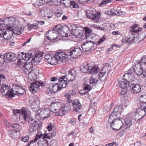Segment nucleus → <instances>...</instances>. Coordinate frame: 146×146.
I'll use <instances>...</instances> for the list:
<instances>
[{
    "label": "nucleus",
    "instance_id": "obj_33",
    "mask_svg": "<svg viewBox=\"0 0 146 146\" xmlns=\"http://www.w3.org/2000/svg\"><path fill=\"white\" fill-rule=\"evenodd\" d=\"M61 110H62V111L60 112V113H56V116H63L64 115V113H66V111H68L70 110V107L69 106H64L62 107L61 108Z\"/></svg>",
    "mask_w": 146,
    "mask_h": 146
},
{
    "label": "nucleus",
    "instance_id": "obj_1",
    "mask_svg": "<svg viewBox=\"0 0 146 146\" xmlns=\"http://www.w3.org/2000/svg\"><path fill=\"white\" fill-rule=\"evenodd\" d=\"M13 116L16 117L20 114L17 120L20 119V117H23L22 119L25 121H26L28 119L29 116L30 115V112L24 107L22 108L20 110L14 109L13 110Z\"/></svg>",
    "mask_w": 146,
    "mask_h": 146
},
{
    "label": "nucleus",
    "instance_id": "obj_6",
    "mask_svg": "<svg viewBox=\"0 0 146 146\" xmlns=\"http://www.w3.org/2000/svg\"><path fill=\"white\" fill-rule=\"evenodd\" d=\"M96 46L97 44L91 42V40L84 43L82 48L83 51L84 52H91L94 49V45Z\"/></svg>",
    "mask_w": 146,
    "mask_h": 146
},
{
    "label": "nucleus",
    "instance_id": "obj_61",
    "mask_svg": "<svg viewBox=\"0 0 146 146\" xmlns=\"http://www.w3.org/2000/svg\"><path fill=\"white\" fill-rule=\"evenodd\" d=\"M5 30L4 29H0V37H3L4 34L5 33Z\"/></svg>",
    "mask_w": 146,
    "mask_h": 146
},
{
    "label": "nucleus",
    "instance_id": "obj_14",
    "mask_svg": "<svg viewBox=\"0 0 146 146\" xmlns=\"http://www.w3.org/2000/svg\"><path fill=\"white\" fill-rule=\"evenodd\" d=\"M45 59L47 62L49 64L52 65H54L58 64V62L55 57V54L50 55L48 54L45 56Z\"/></svg>",
    "mask_w": 146,
    "mask_h": 146
},
{
    "label": "nucleus",
    "instance_id": "obj_13",
    "mask_svg": "<svg viewBox=\"0 0 146 146\" xmlns=\"http://www.w3.org/2000/svg\"><path fill=\"white\" fill-rule=\"evenodd\" d=\"M141 66H140L138 63L137 65L135 64L134 66L129 69L130 72L131 71V72L135 73L138 76L140 75L142 73L143 70Z\"/></svg>",
    "mask_w": 146,
    "mask_h": 146
},
{
    "label": "nucleus",
    "instance_id": "obj_56",
    "mask_svg": "<svg viewBox=\"0 0 146 146\" xmlns=\"http://www.w3.org/2000/svg\"><path fill=\"white\" fill-rule=\"evenodd\" d=\"M128 99V98L127 97H124V98H123L121 100L122 102H123V104H124V107L125 108H126L127 106V100Z\"/></svg>",
    "mask_w": 146,
    "mask_h": 146
},
{
    "label": "nucleus",
    "instance_id": "obj_22",
    "mask_svg": "<svg viewBox=\"0 0 146 146\" xmlns=\"http://www.w3.org/2000/svg\"><path fill=\"white\" fill-rule=\"evenodd\" d=\"M92 30L91 29H90L89 27H86L85 29L84 35L85 36L83 39L86 38L88 39H93L94 38V34L92 33Z\"/></svg>",
    "mask_w": 146,
    "mask_h": 146
},
{
    "label": "nucleus",
    "instance_id": "obj_39",
    "mask_svg": "<svg viewBox=\"0 0 146 146\" xmlns=\"http://www.w3.org/2000/svg\"><path fill=\"white\" fill-rule=\"evenodd\" d=\"M11 126L16 131L15 132L16 133L19 130H21L22 129V127L19 124L15 123L11 124Z\"/></svg>",
    "mask_w": 146,
    "mask_h": 146
},
{
    "label": "nucleus",
    "instance_id": "obj_19",
    "mask_svg": "<svg viewBox=\"0 0 146 146\" xmlns=\"http://www.w3.org/2000/svg\"><path fill=\"white\" fill-rule=\"evenodd\" d=\"M72 103L73 106V111L78 113H79L80 112L79 110L81 108L82 106L80 103L79 100L72 101Z\"/></svg>",
    "mask_w": 146,
    "mask_h": 146
},
{
    "label": "nucleus",
    "instance_id": "obj_48",
    "mask_svg": "<svg viewBox=\"0 0 146 146\" xmlns=\"http://www.w3.org/2000/svg\"><path fill=\"white\" fill-rule=\"evenodd\" d=\"M112 0H102L99 5V6L101 7L104 5H105L108 3L111 2Z\"/></svg>",
    "mask_w": 146,
    "mask_h": 146
},
{
    "label": "nucleus",
    "instance_id": "obj_29",
    "mask_svg": "<svg viewBox=\"0 0 146 146\" xmlns=\"http://www.w3.org/2000/svg\"><path fill=\"white\" fill-rule=\"evenodd\" d=\"M25 55H26V56H25V60H29L31 58L33 57V56H35L37 57H40L42 56L41 55L38 54L37 52H35V53H33L32 52V53H27Z\"/></svg>",
    "mask_w": 146,
    "mask_h": 146
},
{
    "label": "nucleus",
    "instance_id": "obj_8",
    "mask_svg": "<svg viewBox=\"0 0 146 146\" xmlns=\"http://www.w3.org/2000/svg\"><path fill=\"white\" fill-rule=\"evenodd\" d=\"M1 92L3 95H6L10 98L14 97L13 94L14 90H11L8 86L5 84H4L1 86Z\"/></svg>",
    "mask_w": 146,
    "mask_h": 146
},
{
    "label": "nucleus",
    "instance_id": "obj_31",
    "mask_svg": "<svg viewBox=\"0 0 146 146\" xmlns=\"http://www.w3.org/2000/svg\"><path fill=\"white\" fill-rule=\"evenodd\" d=\"M121 109V107L119 105L116 106L114 108L113 112L112 113H114V115H115L114 116L117 117V118H118L121 114L120 110Z\"/></svg>",
    "mask_w": 146,
    "mask_h": 146
},
{
    "label": "nucleus",
    "instance_id": "obj_63",
    "mask_svg": "<svg viewBox=\"0 0 146 146\" xmlns=\"http://www.w3.org/2000/svg\"><path fill=\"white\" fill-rule=\"evenodd\" d=\"M28 65L27 64H25L23 67V69L24 70V71L25 72H27V70L29 71V70L30 69V68H28Z\"/></svg>",
    "mask_w": 146,
    "mask_h": 146
},
{
    "label": "nucleus",
    "instance_id": "obj_3",
    "mask_svg": "<svg viewBox=\"0 0 146 146\" xmlns=\"http://www.w3.org/2000/svg\"><path fill=\"white\" fill-rule=\"evenodd\" d=\"M76 74L74 70H69L68 74H66V76H62L59 79L60 82H64L66 81L69 82L75 80L76 77Z\"/></svg>",
    "mask_w": 146,
    "mask_h": 146
},
{
    "label": "nucleus",
    "instance_id": "obj_36",
    "mask_svg": "<svg viewBox=\"0 0 146 146\" xmlns=\"http://www.w3.org/2000/svg\"><path fill=\"white\" fill-rule=\"evenodd\" d=\"M98 67L95 66H90L89 74L97 73L98 72Z\"/></svg>",
    "mask_w": 146,
    "mask_h": 146
},
{
    "label": "nucleus",
    "instance_id": "obj_42",
    "mask_svg": "<svg viewBox=\"0 0 146 146\" xmlns=\"http://www.w3.org/2000/svg\"><path fill=\"white\" fill-rule=\"evenodd\" d=\"M29 116H30V115ZM28 118L29 119L28 120V122L29 127L33 125V124L35 123V122H37V121L32 117L29 116L28 119Z\"/></svg>",
    "mask_w": 146,
    "mask_h": 146
},
{
    "label": "nucleus",
    "instance_id": "obj_17",
    "mask_svg": "<svg viewBox=\"0 0 146 146\" xmlns=\"http://www.w3.org/2000/svg\"><path fill=\"white\" fill-rule=\"evenodd\" d=\"M29 103L30 107L33 111H36L38 110L40 102L38 98L35 99L32 102L30 101Z\"/></svg>",
    "mask_w": 146,
    "mask_h": 146
},
{
    "label": "nucleus",
    "instance_id": "obj_27",
    "mask_svg": "<svg viewBox=\"0 0 146 146\" xmlns=\"http://www.w3.org/2000/svg\"><path fill=\"white\" fill-rule=\"evenodd\" d=\"M127 74L128 73H127L124 74L123 76V81L121 80L119 81L118 83V86L121 88H125L127 87V85L128 84V81L127 79L125 78V75Z\"/></svg>",
    "mask_w": 146,
    "mask_h": 146
},
{
    "label": "nucleus",
    "instance_id": "obj_25",
    "mask_svg": "<svg viewBox=\"0 0 146 146\" xmlns=\"http://www.w3.org/2000/svg\"><path fill=\"white\" fill-rule=\"evenodd\" d=\"M48 134H45L42 139H40L38 141V144L40 146H46L48 145V141L45 138H48L47 136Z\"/></svg>",
    "mask_w": 146,
    "mask_h": 146
},
{
    "label": "nucleus",
    "instance_id": "obj_9",
    "mask_svg": "<svg viewBox=\"0 0 146 146\" xmlns=\"http://www.w3.org/2000/svg\"><path fill=\"white\" fill-rule=\"evenodd\" d=\"M84 29L81 27L74 26V28L71 30V32L73 35L77 37H79L82 36V38H83L84 37Z\"/></svg>",
    "mask_w": 146,
    "mask_h": 146
},
{
    "label": "nucleus",
    "instance_id": "obj_10",
    "mask_svg": "<svg viewBox=\"0 0 146 146\" xmlns=\"http://www.w3.org/2000/svg\"><path fill=\"white\" fill-rule=\"evenodd\" d=\"M55 54V58L57 60L58 64L59 61L62 62H65L68 60V56L69 55L67 53V51L66 53L64 52H57Z\"/></svg>",
    "mask_w": 146,
    "mask_h": 146
},
{
    "label": "nucleus",
    "instance_id": "obj_46",
    "mask_svg": "<svg viewBox=\"0 0 146 146\" xmlns=\"http://www.w3.org/2000/svg\"><path fill=\"white\" fill-rule=\"evenodd\" d=\"M139 40L141 41L143 40L146 37L145 34L143 33H139L138 36H137Z\"/></svg>",
    "mask_w": 146,
    "mask_h": 146
},
{
    "label": "nucleus",
    "instance_id": "obj_51",
    "mask_svg": "<svg viewBox=\"0 0 146 146\" xmlns=\"http://www.w3.org/2000/svg\"><path fill=\"white\" fill-rule=\"evenodd\" d=\"M15 18L13 17H11L9 18V23L8 24L10 25L13 26L15 22Z\"/></svg>",
    "mask_w": 146,
    "mask_h": 146
},
{
    "label": "nucleus",
    "instance_id": "obj_32",
    "mask_svg": "<svg viewBox=\"0 0 146 146\" xmlns=\"http://www.w3.org/2000/svg\"><path fill=\"white\" fill-rule=\"evenodd\" d=\"M114 115H114V113H111L109 117L108 122L110 123V125L111 127H112L113 125L114 124L115 121L117 119L115 117H116L114 116Z\"/></svg>",
    "mask_w": 146,
    "mask_h": 146
},
{
    "label": "nucleus",
    "instance_id": "obj_47",
    "mask_svg": "<svg viewBox=\"0 0 146 146\" xmlns=\"http://www.w3.org/2000/svg\"><path fill=\"white\" fill-rule=\"evenodd\" d=\"M138 64L140 66H142V64H146V55H145L143 56L140 61L138 62Z\"/></svg>",
    "mask_w": 146,
    "mask_h": 146
},
{
    "label": "nucleus",
    "instance_id": "obj_57",
    "mask_svg": "<svg viewBox=\"0 0 146 146\" xmlns=\"http://www.w3.org/2000/svg\"><path fill=\"white\" fill-rule=\"evenodd\" d=\"M122 88V90H121L120 94L121 95H123L127 93L128 89L127 87L125 88Z\"/></svg>",
    "mask_w": 146,
    "mask_h": 146
},
{
    "label": "nucleus",
    "instance_id": "obj_38",
    "mask_svg": "<svg viewBox=\"0 0 146 146\" xmlns=\"http://www.w3.org/2000/svg\"><path fill=\"white\" fill-rule=\"evenodd\" d=\"M106 73L105 72H100L98 75V77L99 78V80L100 79L102 81H104L106 79V76H105V74Z\"/></svg>",
    "mask_w": 146,
    "mask_h": 146
},
{
    "label": "nucleus",
    "instance_id": "obj_5",
    "mask_svg": "<svg viewBox=\"0 0 146 146\" xmlns=\"http://www.w3.org/2000/svg\"><path fill=\"white\" fill-rule=\"evenodd\" d=\"M82 52L79 48H71L67 51V53L69 56L73 58H76L79 57L82 54Z\"/></svg>",
    "mask_w": 146,
    "mask_h": 146
},
{
    "label": "nucleus",
    "instance_id": "obj_12",
    "mask_svg": "<svg viewBox=\"0 0 146 146\" xmlns=\"http://www.w3.org/2000/svg\"><path fill=\"white\" fill-rule=\"evenodd\" d=\"M50 111L48 108L42 109L36 117H38V116H40V119L41 118H43L44 119H47L50 115ZM39 119V118H38V119Z\"/></svg>",
    "mask_w": 146,
    "mask_h": 146
},
{
    "label": "nucleus",
    "instance_id": "obj_23",
    "mask_svg": "<svg viewBox=\"0 0 146 146\" xmlns=\"http://www.w3.org/2000/svg\"><path fill=\"white\" fill-rule=\"evenodd\" d=\"M39 81H36L34 83H31L29 89L33 93L36 92L39 89Z\"/></svg>",
    "mask_w": 146,
    "mask_h": 146
},
{
    "label": "nucleus",
    "instance_id": "obj_54",
    "mask_svg": "<svg viewBox=\"0 0 146 146\" xmlns=\"http://www.w3.org/2000/svg\"><path fill=\"white\" fill-rule=\"evenodd\" d=\"M58 81L59 82H60V84L61 85V87L62 88H66L67 85L68 84V83L69 82H67L66 81L64 82L63 81L62 82H60L59 80Z\"/></svg>",
    "mask_w": 146,
    "mask_h": 146
},
{
    "label": "nucleus",
    "instance_id": "obj_7",
    "mask_svg": "<svg viewBox=\"0 0 146 146\" xmlns=\"http://www.w3.org/2000/svg\"><path fill=\"white\" fill-rule=\"evenodd\" d=\"M141 107L137 110L135 115V121H139L140 119L144 117L145 115L146 111L143 107L140 105Z\"/></svg>",
    "mask_w": 146,
    "mask_h": 146
},
{
    "label": "nucleus",
    "instance_id": "obj_52",
    "mask_svg": "<svg viewBox=\"0 0 146 146\" xmlns=\"http://www.w3.org/2000/svg\"><path fill=\"white\" fill-rule=\"evenodd\" d=\"M64 2L63 4L66 7H70V3L71 1L70 0H63Z\"/></svg>",
    "mask_w": 146,
    "mask_h": 146
},
{
    "label": "nucleus",
    "instance_id": "obj_11",
    "mask_svg": "<svg viewBox=\"0 0 146 146\" xmlns=\"http://www.w3.org/2000/svg\"><path fill=\"white\" fill-rule=\"evenodd\" d=\"M62 107V103L58 102L52 103L50 106V111L52 112H57L56 113L62 111L61 108Z\"/></svg>",
    "mask_w": 146,
    "mask_h": 146
},
{
    "label": "nucleus",
    "instance_id": "obj_60",
    "mask_svg": "<svg viewBox=\"0 0 146 146\" xmlns=\"http://www.w3.org/2000/svg\"><path fill=\"white\" fill-rule=\"evenodd\" d=\"M29 137L28 135H27L25 137H23L22 138V141L24 142L27 141L29 140Z\"/></svg>",
    "mask_w": 146,
    "mask_h": 146
},
{
    "label": "nucleus",
    "instance_id": "obj_4",
    "mask_svg": "<svg viewBox=\"0 0 146 146\" xmlns=\"http://www.w3.org/2000/svg\"><path fill=\"white\" fill-rule=\"evenodd\" d=\"M86 14L88 18L92 19L94 22H98L100 17V13L96 12L93 10H90L86 13Z\"/></svg>",
    "mask_w": 146,
    "mask_h": 146
},
{
    "label": "nucleus",
    "instance_id": "obj_53",
    "mask_svg": "<svg viewBox=\"0 0 146 146\" xmlns=\"http://www.w3.org/2000/svg\"><path fill=\"white\" fill-rule=\"evenodd\" d=\"M72 6L74 8H77L79 7V5L75 2L71 1L70 3V6Z\"/></svg>",
    "mask_w": 146,
    "mask_h": 146
},
{
    "label": "nucleus",
    "instance_id": "obj_28",
    "mask_svg": "<svg viewBox=\"0 0 146 146\" xmlns=\"http://www.w3.org/2000/svg\"><path fill=\"white\" fill-rule=\"evenodd\" d=\"M90 66V65L87 62H85L83 63V66L80 68V69L83 73H89Z\"/></svg>",
    "mask_w": 146,
    "mask_h": 146
},
{
    "label": "nucleus",
    "instance_id": "obj_24",
    "mask_svg": "<svg viewBox=\"0 0 146 146\" xmlns=\"http://www.w3.org/2000/svg\"><path fill=\"white\" fill-rule=\"evenodd\" d=\"M41 125H40L38 122H35L33 125L29 127L28 131L29 133L39 130L41 128Z\"/></svg>",
    "mask_w": 146,
    "mask_h": 146
},
{
    "label": "nucleus",
    "instance_id": "obj_55",
    "mask_svg": "<svg viewBox=\"0 0 146 146\" xmlns=\"http://www.w3.org/2000/svg\"><path fill=\"white\" fill-rule=\"evenodd\" d=\"M42 136L43 134L40 131H38L35 137V141H37L38 138H40Z\"/></svg>",
    "mask_w": 146,
    "mask_h": 146
},
{
    "label": "nucleus",
    "instance_id": "obj_50",
    "mask_svg": "<svg viewBox=\"0 0 146 146\" xmlns=\"http://www.w3.org/2000/svg\"><path fill=\"white\" fill-rule=\"evenodd\" d=\"M113 15H117L120 16L121 15V12L119 10H117L114 9H112Z\"/></svg>",
    "mask_w": 146,
    "mask_h": 146
},
{
    "label": "nucleus",
    "instance_id": "obj_64",
    "mask_svg": "<svg viewBox=\"0 0 146 146\" xmlns=\"http://www.w3.org/2000/svg\"><path fill=\"white\" fill-rule=\"evenodd\" d=\"M25 54H26L24 52H22L19 54V56L21 57L22 60H25V56H26V55H25Z\"/></svg>",
    "mask_w": 146,
    "mask_h": 146
},
{
    "label": "nucleus",
    "instance_id": "obj_58",
    "mask_svg": "<svg viewBox=\"0 0 146 146\" xmlns=\"http://www.w3.org/2000/svg\"><path fill=\"white\" fill-rule=\"evenodd\" d=\"M50 146H56L57 145V141L54 139H52L50 143Z\"/></svg>",
    "mask_w": 146,
    "mask_h": 146
},
{
    "label": "nucleus",
    "instance_id": "obj_34",
    "mask_svg": "<svg viewBox=\"0 0 146 146\" xmlns=\"http://www.w3.org/2000/svg\"><path fill=\"white\" fill-rule=\"evenodd\" d=\"M132 28V29L129 31V32L131 33L132 32L133 33H137L141 31L143 29L141 28H139L138 29H137L138 27V25L137 24H135L133 25V26H131Z\"/></svg>",
    "mask_w": 146,
    "mask_h": 146
},
{
    "label": "nucleus",
    "instance_id": "obj_49",
    "mask_svg": "<svg viewBox=\"0 0 146 146\" xmlns=\"http://www.w3.org/2000/svg\"><path fill=\"white\" fill-rule=\"evenodd\" d=\"M83 87L84 90L86 92H88H88L92 88L91 86L88 84L84 85Z\"/></svg>",
    "mask_w": 146,
    "mask_h": 146
},
{
    "label": "nucleus",
    "instance_id": "obj_44",
    "mask_svg": "<svg viewBox=\"0 0 146 146\" xmlns=\"http://www.w3.org/2000/svg\"><path fill=\"white\" fill-rule=\"evenodd\" d=\"M129 33L130 34L129 35V37L128 38V43H130V44H132L133 43L134 37V33H133L132 32H131V33L129 32Z\"/></svg>",
    "mask_w": 146,
    "mask_h": 146
},
{
    "label": "nucleus",
    "instance_id": "obj_41",
    "mask_svg": "<svg viewBox=\"0 0 146 146\" xmlns=\"http://www.w3.org/2000/svg\"><path fill=\"white\" fill-rule=\"evenodd\" d=\"M7 31V33L6 31H5V33L4 34L3 37L5 39L8 40L11 38L13 33V32L11 31H10L11 33L8 32Z\"/></svg>",
    "mask_w": 146,
    "mask_h": 146
},
{
    "label": "nucleus",
    "instance_id": "obj_2",
    "mask_svg": "<svg viewBox=\"0 0 146 146\" xmlns=\"http://www.w3.org/2000/svg\"><path fill=\"white\" fill-rule=\"evenodd\" d=\"M114 124L112 127L113 129L115 130L118 131L120 130L122 127L121 125L122 123L123 125V128L125 129H127L128 128V118L126 116L123 117V118L122 120L121 121L119 119H118L115 121Z\"/></svg>",
    "mask_w": 146,
    "mask_h": 146
},
{
    "label": "nucleus",
    "instance_id": "obj_35",
    "mask_svg": "<svg viewBox=\"0 0 146 146\" xmlns=\"http://www.w3.org/2000/svg\"><path fill=\"white\" fill-rule=\"evenodd\" d=\"M49 34V36L50 37L52 40H55L57 37V36L56 35L57 34L54 32L53 30L49 31L47 32V35Z\"/></svg>",
    "mask_w": 146,
    "mask_h": 146
},
{
    "label": "nucleus",
    "instance_id": "obj_43",
    "mask_svg": "<svg viewBox=\"0 0 146 146\" xmlns=\"http://www.w3.org/2000/svg\"><path fill=\"white\" fill-rule=\"evenodd\" d=\"M27 26L28 27V29L29 31L31 30L32 28L35 29L38 28V25L36 23L32 24H28Z\"/></svg>",
    "mask_w": 146,
    "mask_h": 146
},
{
    "label": "nucleus",
    "instance_id": "obj_59",
    "mask_svg": "<svg viewBox=\"0 0 146 146\" xmlns=\"http://www.w3.org/2000/svg\"><path fill=\"white\" fill-rule=\"evenodd\" d=\"M140 42L137 36L136 37H134L133 43H134L135 44H137Z\"/></svg>",
    "mask_w": 146,
    "mask_h": 146
},
{
    "label": "nucleus",
    "instance_id": "obj_30",
    "mask_svg": "<svg viewBox=\"0 0 146 146\" xmlns=\"http://www.w3.org/2000/svg\"><path fill=\"white\" fill-rule=\"evenodd\" d=\"M64 28L63 27L62 25H58L55 26L53 28V29L52 30L56 34H61Z\"/></svg>",
    "mask_w": 146,
    "mask_h": 146
},
{
    "label": "nucleus",
    "instance_id": "obj_62",
    "mask_svg": "<svg viewBox=\"0 0 146 146\" xmlns=\"http://www.w3.org/2000/svg\"><path fill=\"white\" fill-rule=\"evenodd\" d=\"M111 66H109V64L108 63H107L106 64V65H105L104 68V69H107L108 70V74L109 73V72H110V68Z\"/></svg>",
    "mask_w": 146,
    "mask_h": 146
},
{
    "label": "nucleus",
    "instance_id": "obj_37",
    "mask_svg": "<svg viewBox=\"0 0 146 146\" xmlns=\"http://www.w3.org/2000/svg\"><path fill=\"white\" fill-rule=\"evenodd\" d=\"M135 80L134 75L133 72H130L129 69L128 70V84L130 83V82L134 81Z\"/></svg>",
    "mask_w": 146,
    "mask_h": 146
},
{
    "label": "nucleus",
    "instance_id": "obj_18",
    "mask_svg": "<svg viewBox=\"0 0 146 146\" xmlns=\"http://www.w3.org/2000/svg\"><path fill=\"white\" fill-rule=\"evenodd\" d=\"M13 87L14 88L15 91V93L13 92L14 96L15 95H21L23 94L25 92V90L21 86L16 84H13Z\"/></svg>",
    "mask_w": 146,
    "mask_h": 146
},
{
    "label": "nucleus",
    "instance_id": "obj_45",
    "mask_svg": "<svg viewBox=\"0 0 146 146\" xmlns=\"http://www.w3.org/2000/svg\"><path fill=\"white\" fill-rule=\"evenodd\" d=\"M139 100L142 103V104H146V94L141 95Z\"/></svg>",
    "mask_w": 146,
    "mask_h": 146
},
{
    "label": "nucleus",
    "instance_id": "obj_16",
    "mask_svg": "<svg viewBox=\"0 0 146 146\" xmlns=\"http://www.w3.org/2000/svg\"><path fill=\"white\" fill-rule=\"evenodd\" d=\"M128 86H129V89L132 93L137 94L141 91L140 86L137 84L129 83Z\"/></svg>",
    "mask_w": 146,
    "mask_h": 146
},
{
    "label": "nucleus",
    "instance_id": "obj_21",
    "mask_svg": "<svg viewBox=\"0 0 146 146\" xmlns=\"http://www.w3.org/2000/svg\"><path fill=\"white\" fill-rule=\"evenodd\" d=\"M7 30L11 31L13 32V33L17 35H20L23 32V30L20 27H15L14 26H13L12 27H9L8 28Z\"/></svg>",
    "mask_w": 146,
    "mask_h": 146
},
{
    "label": "nucleus",
    "instance_id": "obj_40",
    "mask_svg": "<svg viewBox=\"0 0 146 146\" xmlns=\"http://www.w3.org/2000/svg\"><path fill=\"white\" fill-rule=\"evenodd\" d=\"M62 88L59 86L57 84L55 83L52 89L51 92H54L60 90Z\"/></svg>",
    "mask_w": 146,
    "mask_h": 146
},
{
    "label": "nucleus",
    "instance_id": "obj_26",
    "mask_svg": "<svg viewBox=\"0 0 146 146\" xmlns=\"http://www.w3.org/2000/svg\"><path fill=\"white\" fill-rule=\"evenodd\" d=\"M99 80L98 75L97 73L93 74L89 80V82L90 84H96Z\"/></svg>",
    "mask_w": 146,
    "mask_h": 146
},
{
    "label": "nucleus",
    "instance_id": "obj_15",
    "mask_svg": "<svg viewBox=\"0 0 146 146\" xmlns=\"http://www.w3.org/2000/svg\"><path fill=\"white\" fill-rule=\"evenodd\" d=\"M45 59L47 62L49 64L52 65H54L58 64V62L55 57V54L50 55L48 54L45 56Z\"/></svg>",
    "mask_w": 146,
    "mask_h": 146
},
{
    "label": "nucleus",
    "instance_id": "obj_20",
    "mask_svg": "<svg viewBox=\"0 0 146 146\" xmlns=\"http://www.w3.org/2000/svg\"><path fill=\"white\" fill-rule=\"evenodd\" d=\"M5 59L9 61H14L17 59L16 54L11 52H7L5 54L3 57Z\"/></svg>",
    "mask_w": 146,
    "mask_h": 146
}]
</instances>
